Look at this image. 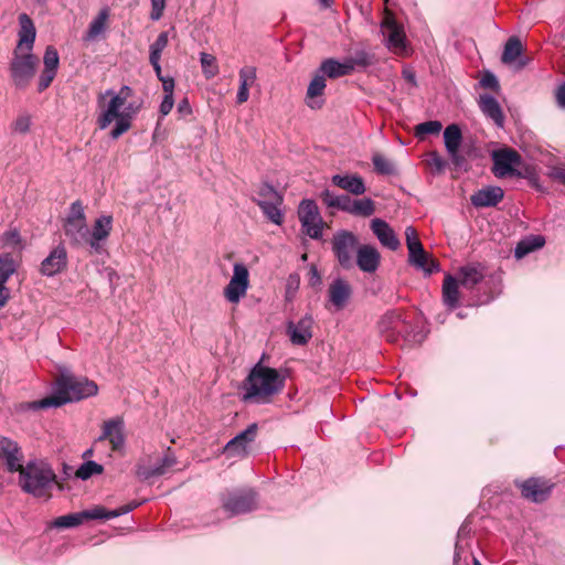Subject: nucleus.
Returning a JSON list of instances; mask_svg holds the SVG:
<instances>
[{"label":"nucleus","mask_w":565,"mask_h":565,"mask_svg":"<svg viewBox=\"0 0 565 565\" xmlns=\"http://www.w3.org/2000/svg\"><path fill=\"white\" fill-rule=\"evenodd\" d=\"M134 90L129 86H122L119 90L107 89L98 96L99 115L97 125L106 129L115 124L110 130V137L118 139L132 127V121L141 109V103L131 100Z\"/></svg>","instance_id":"obj_1"},{"label":"nucleus","mask_w":565,"mask_h":565,"mask_svg":"<svg viewBox=\"0 0 565 565\" xmlns=\"http://www.w3.org/2000/svg\"><path fill=\"white\" fill-rule=\"evenodd\" d=\"M97 393L98 386L94 381L87 377H75L70 374H62L57 380V387L53 395L46 396L40 401L20 403L17 406V411L24 413L60 407L70 402L95 396Z\"/></svg>","instance_id":"obj_2"},{"label":"nucleus","mask_w":565,"mask_h":565,"mask_svg":"<svg viewBox=\"0 0 565 565\" xmlns=\"http://www.w3.org/2000/svg\"><path fill=\"white\" fill-rule=\"evenodd\" d=\"M285 384V379L275 369L256 364L244 382V401L265 404L273 395L278 394Z\"/></svg>","instance_id":"obj_3"},{"label":"nucleus","mask_w":565,"mask_h":565,"mask_svg":"<svg viewBox=\"0 0 565 565\" xmlns=\"http://www.w3.org/2000/svg\"><path fill=\"white\" fill-rule=\"evenodd\" d=\"M19 486L21 489L36 498H47L56 484V475L52 467L43 460H31L21 465Z\"/></svg>","instance_id":"obj_4"},{"label":"nucleus","mask_w":565,"mask_h":565,"mask_svg":"<svg viewBox=\"0 0 565 565\" xmlns=\"http://www.w3.org/2000/svg\"><path fill=\"white\" fill-rule=\"evenodd\" d=\"M63 231L72 246H87L88 225L84 207L79 201L71 204L70 212L64 220Z\"/></svg>","instance_id":"obj_5"},{"label":"nucleus","mask_w":565,"mask_h":565,"mask_svg":"<svg viewBox=\"0 0 565 565\" xmlns=\"http://www.w3.org/2000/svg\"><path fill=\"white\" fill-rule=\"evenodd\" d=\"M405 236L408 249V263L427 276L439 271L438 262L424 249L416 230L412 226L406 227Z\"/></svg>","instance_id":"obj_6"},{"label":"nucleus","mask_w":565,"mask_h":565,"mask_svg":"<svg viewBox=\"0 0 565 565\" xmlns=\"http://www.w3.org/2000/svg\"><path fill=\"white\" fill-rule=\"evenodd\" d=\"M360 246L356 236L349 231H339L332 238V252L337 260L344 269H351L354 266V257Z\"/></svg>","instance_id":"obj_7"},{"label":"nucleus","mask_w":565,"mask_h":565,"mask_svg":"<svg viewBox=\"0 0 565 565\" xmlns=\"http://www.w3.org/2000/svg\"><path fill=\"white\" fill-rule=\"evenodd\" d=\"M298 218L306 235L312 239L321 238L324 223L315 201L302 200L300 202Z\"/></svg>","instance_id":"obj_8"},{"label":"nucleus","mask_w":565,"mask_h":565,"mask_svg":"<svg viewBox=\"0 0 565 565\" xmlns=\"http://www.w3.org/2000/svg\"><path fill=\"white\" fill-rule=\"evenodd\" d=\"M381 30L385 39V45L395 54H407L406 34L402 24L397 23L394 15L386 13Z\"/></svg>","instance_id":"obj_9"},{"label":"nucleus","mask_w":565,"mask_h":565,"mask_svg":"<svg viewBox=\"0 0 565 565\" xmlns=\"http://www.w3.org/2000/svg\"><path fill=\"white\" fill-rule=\"evenodd\" d=\"M177 463V458L168 448L167 452L162 457H158L154 460L152 458L142 459L137 465L136 475L140 480H149L153 477H160L169 471Z\"/></svg>","instance_id":"obj_10"},{"label":"nucleus","mask_w":565,"mask_h":565,"mask_svg":"<svg viewBox=\"0 0 565 565\" xmlns=\"http://www.w3.org/2000/svg\"><path fill=\"white\" fill-rule=\"evenodd\" d=\"M248 269L243 264H235L233 276L224 288V297L231 303H238L239 300L246 295L249 286Z\"/></svg>","instance_id":"obj_11"},{"label":"nucleus","mask_w":565,"mask_h":565,"mask_svg":"<svg viewBox=\"0 0 565 565\" xmlns=\"http://www.w3.org/2000/svg\"><path fill=\"white\" fill-rule=\"evenodd\" d=\"M223 508L230 515L250 512L256 508V493L252 489L231 492L223 499Z\"/></svg>","instance_id":"obj_12"},{"label":"nucleus","mask_w":565,"mask_h":565,"mask_svg":"<svg viewBox=\"0 0 565 565\" xmlns=\"http://www.w3.org/2000/svg\"><path fill=\"white\" fill-rule=\"evenodd\" d=\"M107 440L113 451H122L126 444L125 422L120 416L109 418L103 423L102 435L98 441Z\"/></svg>","instance_id":"obj_13"},{"label":"nucleus","mask_w":565,"mask_h":565,"mask_svg":"<svg viewBox=\"0 0 565 565\" xmlns=\"http://www.w3.org/2000/svg\"><path fill=\"white\" fill-rule=\"evenodd\" d=\"M493 173L498 178L515 175V167L521 163V156L518 151L504 148L492 152ZM520 173H518L519 175Z\"/></svg>","instance_id":"obj_14"},{"label":"nucleus","mask_w":565,"mask_h":565,"mask_svg":"<svg viewBox=\"0 0 565 565\" xmlns=\"http://www.w3.org/2000/svg\"><path fill=\"white\" fill-rule=\"evenodd\" d=\"M68 255L66 247L60 243L51 249L49 255L41 262L39 271L45 277H53L67 268Z\"/></svg>","instance_id":"obj_15"},{"label":"nucleus","mask_w":565,"mask_h":565,"mask_svg":"<svg viewBox=\"0 0 565 565\" xmlns=\"http://www.w3.org/2000/svg\"><path fill=\"white\" fill-rule=\"evenodd\" d=\"M35 60L30 53L20 55L18 50L11 63V74L14 84L19 87H24L29 84L34 75Z\"/></svg>","instance_id":"obj_16"},{"label":"nucleus","mask_w":565,"mask_h":565,"mask_svg":"<svg viewBox=\"0 0 565 565\" xmlns=\"http://www.w3.org/2000/svg\"><path fill=\"white\" fill-rule=\"evenodd\" d=\"M258 431L257 424L253 423L248 427L231 439L224 447V452L228 457H245L248 454L250 444L255 440Z\"/></svg>","instance_id":"obj_17"},{"label":"nucleus","mask_w":565,"mask_h":565,"mask_svg":"<svg viewBox=\"0 0 565 565\" xmlns=\"http://www.w3.org/2000/svg\"><path fill=\"white\" fill-rule=\"evenodd\" d=\"M113 230V216L100 215L93 224L92 231L88 228L87 246L95 253H99L103 244L107 241Z\"/></svg>","instance_id":"obj_18"},{"label":"nucleus","mask_w":565,"mask_h":565,"mask_svg":"<svg viewBox=\"0 0 565 565\" xmlns=\"http://www.w3.org/2000/svg\"><path fill=\"white\" fill-rule=\"evenodd\" d=\"M0 459L10 472H15L21 468L23 454L15 441L0 436Z\"/></svg>","instance_id":"obj_19"},{"label":"nucleus","mask_w":565,"mask_h":565,"mask_svg":"<svg viewBox=\"0 0 565 565\" xmlns=\"http://www.w3.org/2000/svg\"><path fill=\"white\" fill-rule=\"evenodd\" d=\"M313 318L306 315L298 322H288L287 333L292 344L305 345L312 338Z\"/></svg>","instance_id":"obj_20"},{"label":"nucleus","mask_w":565,"mask_h":565,"mask_svg":"<svg viewBox=\"0 0 565 565\" xmlns=\"http://www.w3.org/2000/svg\"><path fill=\"white\" fill-rule=\"evenodd\" d=\"M44 68L39 78V92L46 89L56 76L60 56L54 46H47L43 57Z\"/></svg>","instance_id":"obj_21"},{"label":"nucleus","mask_w":565,"mask_h":565,"mask_svg":"<svg viewBox=\"0 0 565 565\" xmlns=\"http://www.w3.org/2000/svg\"><path fill=\"white\" fill-rule=\"evenodd\" d=\"M462 141L461 129L458 125L452 124L444 130V142L446 150L455 166L462 163V157L459 154V148Z\"/></svg>","instance_id":"obj_22"},{"label":"nucleus","mask_w":565,"mask_h":565,"mask_svg":"<svg viewBox=\"0 0 565 565\" xmlns=\"http://www.w3.org/2000/svg\"><path fill=\"white\" fill-rule=\"evenodd\" d=\"M352 295L351 286L344 279L338 278L333 280L328 289V296L330 303L335 310L343 309Z\"/></svg>","instance_id":"obj_23"},{"label":"nucleus","mask_w":565,"mask_h":565,"mask_svg":"<svg viewBox=\"0 0 565 565\" xmlns=\"http://www.w3.org/2000/svg\"><path fill=\"white\" fill-rule=\"evenodd\" d=\"M522 495L533 502H542L550 495L551 488L546 482L536 478H530L519 484Z\"/></svg>","instance_id":"obj_24"},{"label":"nucleus","mask_w":565,"mask_h":565,"mask_svg":"<svg viewBox=\"0 0 565 565\" xmlns=\"http://www.w3.org/2000/svg\"><path fill=\"white\" fill-rule=\"evenodd\" d=\"M326 78L317 73L308 85L306 93V104L311 109H320L324 104Z\"/></svg>","instance_id":"obj_25"},{"label":"nucleus","mask_w":565,"mask_h":565,"mask_svg":"<svg viewBox=\"0 0 565 565\" xmlns=\"http://www.w3.org/2000/svg\"><path fill=\"white\" fill-rule=\"evenodd\" d=\"M503 196L504 192L500 186H487L471 195V203L476 207L495 206Z\"/></svg>","instance_id":"obj_26"},{"label":"nucleus","mask_w":565,"mask_h":565,"mask_svg":"<svg viewBox=\"0 0 565 565\" xmlns=\"http://www.w3.org/2000/svg\"><path fill=\"white\" fill-rule=\"evenodd\" d=\"M371 228L383 246L392 250L398 248L399 239L396 237L393 228L385 221L381 218L372 220Z\"/></svg>","instance_id":"obj_27"},{"label":"nucleus","mask_w":565,"mask_h":565,"mask_svg":"<svg viewBox=\"0 0 565 565\" xmlns=\"http://www.w3.org/2000/svg\"><path fill=\"white\" fill-rule=\"evenodd\" d=\"M331 181L333 185L353 195H362L366 191L364 180L358 174H334Z\"/></svg>","instance_id":"obj_28"},{"label":"nucleus","mask_w":565,"mask_h":565,"mask_svg":"<svg viewBox=\"0 0 565 565\" xmlns=\"http://www.w3.org/2000/svg\"><path fill=\"white\" fill-rule=\"evenodd\" d=\"M239 86L236 95V103L244 104L249 98V88L256 84L257 73L255 66H244L238 72Z\"/></svg>","instance_id":"obj_29"},{"label":"nucleus","mask_w":565,"mask_h":565,"mask_svg":"<svg viewBox=\"0 0 565 565\" xmlns=\"http://www.w3.org/2000/svg\"><path fill=\"white\" fill-rule=\"evenodd\" d=\"M355 62L351 58L339 62L334 58H328L320 65L319 73L330 78H337L349 75L354 70Z\"/></svg>","instance_id":"obj_30"},{"label":"nucleus","mask_w":565,"mask_h":565,"mask_svg":"<svg viewBox=\"0 0 565 565\" xmlns=\"http://www.w3.org/2000/svg\"><path fill=\"white\" fill-rule=\"evenodd\" d=\"M356 265L362 271L373 273L380 264L379 252L370 245H361L356 254Z\"/></svg>","instance_id":"obj_31"},{"label":"nucleus","mask_w":565,"mask_h":565,"mask_svg":"<svg viewBox=\"0 0 565 565\" xmlns=\"http://www.w3.org/2000/svg\"><path fill=\"white\" fill-rule=\"evenodd\" d=\"M484 277V269L480 264L462 266L458 271L457 280L467 289H472Z\"/></svg>","instance_id":"obj_32"},{"label":"nucleus","mask_w":565,"mask_h":565,"mask_svg":"<svg viewBox=\"0 0 565 565\" xmlns=\"http://www.w3.org/2000/svg\"><path fill=\"white\" fill-rule=\"evenodd\" d=\"M479 107L484 116L492 119L498 127H502L504 122V116L500 104L491 95H481L479 98Z\"/></svg>","instance_id":"obj_33"},{"label":"nucleus","mask_w":565,"mask_h":565,"mask_svg":"<svg viewBox=\"0 0 565 565\" xmlns=\"http://www.w3.org/2000/svg\"><path fill=\"white\" fill-rule=\"evenodd\" d=\"M136 507H137L136 504H127V505H124V507H121L119 509H115V510H106L103 507H95L90 510L82 511L81 515L83 518V522L85 520H99V519L109 520V519H114V518L120 516L122 514H126V513L130 512L131 510H134Z\"/></svg>","instance_id":"obj_34"},{"label":"nucleus","mask_w":565,"mask_h":565,"mask_svg":"<svg viewBox=\"0 0 565 565\" xmlns=\"http://www.w3.org/2000/svg\"><path fill=\"white\" fill-rule=\"evenodd\" d=\"M20 22V32H19V44L18 50H22L23 46L30 52L32 50L34 40H35V28L30 19V17L25 13L19 15Z\"/></svg>","instance_id":"obj_35"},{"label":"nucleus","mask_w":565,"mask_h":565,"mask_svg":"<svg viewBox=\"0 0 565 565\" xmlns=\"http://www.w3.org/2000/svg\"><path fill=\"white\" fill-rule=\"evenodd\" d=\"M459 285L456 277L446 275L443 284V301L449 309H455L459 303Z\"/></svg>","instance_id":"obj_36"},{"label":"nucleus","mask_w":565,"mask_h":565,"mask_svg":"<svg viewBox=\"0 0 565 565\" xmlns=\"http://www.w3.org/2000/svg\"><path fill=\"white\" fill-rule=\"evenodd\" d=\"M168 32H161L149 47V62L152 65L156 75H160L161 53L168 46Z\"/></svg>","instance_id":"obj_37"},{"label":"nucleus","mask_w":565,"mask_h":565,"mask_svg":"<svg viewBox=\"0 0 565 565\" xmlns=\"http://www.w3.org/2000/svg\"><path fill=\"white\" fill-rule=\"evenodd\" d=\"M544 244L545 238L542 235L526 237L518 243L514 250V256L515 258L521 259L527 254L543 247Z\"/></svg>","instance_id":"obj_38"},{"label":"nucleus","mask_w":565,"mask_h":565,"mask_svg":"<svg viewBox=\"0 0 565 565\" xmlns=\"http://www.w3.org/2000/svg\"><path fill=\"white\" fill-rule=\"evenodd\" d=\"M522 52L523 46L520 39L518 36H511L504 45L501 60L504 64H513L516 62L518 57L521 56Z\"/></svg>","instance_id":"obj_39"},{"label":"nucleus","mask_w":565,"mask_h":565,"mask_svg":"<svg viewBox=\"0 0 565 565\" xmlns=\"http://www.w3.org/2000/svg\"><path fill=\"white\" fill-rule=\"evenodd\" d=\"M108 10L103 9L99 11L97 17L90 22L87 33L85 35L86 41H93L97 36H99L106 30L107 20H108Z\"/></svg>","instance_id":"obj_40"},{"label":"nucleus","mask_w":565,"mask_h":565,"mask_svg":"<svg viewBox=\"0 0 565 565\" xmlns=\"http://www.w3.org/2000/svg\"><path fill=\"white\" fill-rule=\"evenodd\" d=\"M18 264L11 254L0 255V284L6 285L10 277L17 271Z\"/></svg>","instance_id":"obj_41"},{"label":"nucleus","mask_w":565,"mask_h":565,"mask_svg":"<svg viewBox=\"0 0 565 565\" xmlns=\"http://www.w3.org/2000/svg\"><path fill=\"white\" fill-rule=\"evenodd\" d=\"M200 62L205 78L211 79L218 74V65L214 55L203 52L200 54Z\"/></svg>","instance_id":"obj_42"},{"label":"nucleus","mask_w":565,"mask_h":565,"mask_svg":"<svg viewBox=\"0 0 565 565\" xmlns=\"http://www.w3.org/2000/svg\"><path fill=\"white\" fill-rule=\"evenodd\" d=\"M282 203L263 202L258 205L267 218L276 225H281L284 222V215L281 212Z\"/></svg>","instance_id":"obj_43"},{"label":"nucleus","mask_w":565,"mask_h":565,"mask_svg":"<svg viewBox=\"0 0 565 565\" xmlns=\"http://www.w3.org/2000/svg\"><path fill=\"white\" fill-rule=\"evenodd\" d=\"M282 196L271 185L263 184L258 190L257 204L260 205L263 202L282 203Z\"/></svg>","instance_id":"obj_44"},{"label":"nucleus","mask_w":565,"mask_h":565,"mask_svg":"<svg viewBox=\"0 0 565 565\" xmlns=\"http://www.w3.org/2000/svg\"><path fill=\"white\" fill-rule=\"evenodd\" d=\"M375 212L374 202L364 198L361 200H353L351 214L359 216H371Z\"/></svg>","instance_id":"obj_45"},{"label":"nucleus","mask_w":565,"mask_h":565,"mask_svg":"<svg viewBox=\"0 0 565 565\" xmlns=\"http://www.w3.org/2000/svg\"><path fill=\"white\" fill-rule=\"evenodd\" d=\"M82 523H83V518L81 515V512H78V513L66 514V515L56 518L52 522V526L57 527V529H70V527L77 526Z\"/></svg>","instance_id":"obj_46"},{"label":"nucleus","mask_w":565,"mask_h":565,"mask_svg":"<svg viewBox=\"0 0 565 565\" xmlns=\"http://www.w3.org/2000/svg\"><path fill=\"white\" fill-rule=\"evenodd\" d=\"M443 125L438 120H429L422 122L415 127V136L419 139L424 138L426 135H436L441 130Z\"/></svg>","instance_id":"obj_47"},{"label":"nucleus","mask_w":565,"mask_h":565,"mask_svg":"<svg viewBox=\"0 0 565 565\" xmlns=\"http://www.w3.org/2000/svg\"><path fill=\"white\" fill-rule=\"evenodd\" d=\"M374 169L380 174H393L395 169L394 164L381 153H374L372 157Z\"/></svg>","instance_id":"obj_48"},{"label":"nucleus","mask_w":565,"mask_h":565,"mask_svg":"<svg viewBox=\"0 0 565 565\" xmlns=\"http://www.w3.org/2000/svg\"><path fill=\"white\" fill-rule=\"evenodd\" d=\"M103 472V466L95 461H86L84 462L76 471V477L82 480H87L94 475H99Z\"/></svg>","instance_id":"obj_49"},{"label":"nucleus","mask_w":565,"mask_h":565,"mask_svg":"<svg viewBox=\"0 0 565 565\" xmlns=\"http://www.w3.org/2000/svg\"><path fill=\"white\" fill-rule=\"evenodd\" d=\"M3 247L17 248L21 246V237L17 230H9L1 236Z\"/></svg>","instance_id":"obj_50"},{"label":"nucleus","mask_w":565,"mask_h":565,"mask_svg":"<svg viewBox=\"0 0 565 565\" xmlns=\"http://www.w3.org/2000/svg\"><path fill=\"white\" fill-rule=\"evenodd\" d=\"M427 164L436 173H441L446 168V161L435 151L428 154Z\"/></svg>","instance_id":"obj_51"},{"label":"nucleus","mask_w":565,"mask_h":565,"mask_svg":"<svg viewBox=\"0 0 565 565\" xmlns=\"http://www.w3.org/2000/svg\"><path fill=\"white\" fill-rule=\"evenodd\" d=\"M150 1H151L150 19L152 21H158L163 15V11L166 8V0H150Z\"/></svg>","instance_id":"obj_52"},{"label":"nucleus","mask_w":565,"mask_h":565,"mask_svg":"<svg viewBox=\"0 0 565 565\" xmlns=\"http://www.w3.org/2000/svg\"><path fill=\"white\" fill-rule=\"evenodd\" d=\"M31 125V118L28 115L19 116L13 122V130L17 132L25 134L29 131Z\"/></svg>","instance_id":"obj_53"},{"label":"nucleus","mask_w":565,"mask_h":565,"mask_svg":"<svg viewBox=\"0 0 565 565\" xmlns=\"http://www.w3.org/2000/svg\"><path fill=\"white\" fill-rule=\"evenodd\" d=\"M157 77L162 83V88H163L164 95L173 96V89H174L173 78L163 76L161 68H160V75H157Z\"/></svg>","instance_id":"obj_54"},{"label":"nucleus","mask_w":565,"mask_h":565,"mask_svg":"<svg viewBox=\"0 0 565 565\" xmlns=\"http://www.w3.org/2000/svg\"><path fill=\"white\" fill-rule=\"evenodd\" d=\"M352 204L353 200H351L350 196L342 194L338 196L334 207L351 214Z\"/></svg>","instance_id":"obj_55"},{"label":"nucleus","mask_w":565,"mask_h":565,"mask_svg":"<svg viewBox=\"0 0 565 565\" xmlns=\"http://www.w3.org/2000/svg\"><path fill=\"white\" fill-rule=\"evenodd\" d=\"M480 84L484 88H490V89L499 88V82H498L497 77L492 73H486L482 76V78L480 81Z\"/></svg>","instance_id":"obj_56"},{"label":"nucleus","mask_w":565,"mask_h":565,"mask_svg":"<svg viewBox=\"0 0 565 565\" xmlns=\"http://www.w3.org/2000/svg\"><path fill=\"white\" fill-rule=\"evenodd\" d=\"M173 105H174L173 96L164 95L163 99L160 104V114L162 116H167L173 108Z\"/></svg>","instance_id":"obj_57"},{"label":"nucleus","mask_w":565,"mask_h":565,"mask_svg":"<svg viewBox=\"0 0 565 565\" xmlns=\"http://www.w3.org/2000/svg\"><path fill=\"white\" fill-rule=\"evenodd\" d=\"M338 196L337 194H334L332 191L330 190H324L322 193H321V199L322 201L324 202V204L329 207H334L335 206V202L338 200Z\"/></svg>","instance_id":"obj_58"},{"label":"nucleus","mask_w":565,"mask_h":565,"mask_svg":"<svg viewBox=\"0 0 565 565\" xmlns=\"http://www.w3.org/2000/svg\"><path fill=\"white\" fill-rule=\"evenodd\" d=\"M555 99L557 106L565 109V82L556 88Z\"/></svg>","instance_id":"obj_59"},{"label":"nucleus","mask_w":565,"mask_h":565,"mask_svg":"<svg viewBox=\"0 0 565 565\" xmlns=\"http://www.w3.org/2000/svg\"><path fill=\"white\" fill-rule=\"evenodd\" d=\"M550 177L554 181H557L565 185V169L564 168H557V167L553 168L550 171Z\"/></svg>","instance_id":"obj_60"},{"label":"nucleus","mask_w":565,"mask_h":565,"mask_svg":"<svg viewBox=\"0 0 565 565\" xmlns=\"http://www.w3.org/2000/svg\"><path fill=\"white\" fill-rule=\"evenodd\" d=\"M309 281H310L311 286H317V285H320V282H321V276L315 265L310 266Z\"/></svg>","instance_id":"obj_61"},{"label":"nucleus","mask_w":565,"mask_h":565,"mask_svg":"<svg viewBox=\"0 0 565 565\" xmlns=\"http://www.w3.org/2000/svg\"><path fill=\"white\" fill-rule=\"evenodd\" d=\"M10 297V291L6 285L0 284V308L4 307Z\"/></svg>","instance_id":"obj_62"},{"label":"nucleus","mask_w":565,"mask_h":565,"mask_svg":"<svg viewBox=\"0 0 565 565\" xmlns=\"http://www.w3.org/2000/svg\"><path fill=\"white\" fill-rule=\"evenodd\" d=\"M403 77L411 83L413 86H416V76L414 71L411 68H404L403 70Z\"/></svg>","instance_id":"obj_63"},{"label":"nucleus","mask_w":565,"mask_h":565,"mask_svg":"<svg viewBox=\"0 0 565 565\" xmlns=\"http://www.w3.org/2000/svg\"><path fill=\"white\" fill-rule=\"evenodd\" d=\"M178 110H179V113L184 114V115L191 114V107H190V105H189L186 99L182 100L179 104Z\"/></svg>","instance_id":"obj_64"}]
</instances>
